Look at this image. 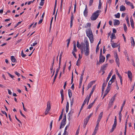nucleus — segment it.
I'll return each mask as SVG.
<instances>
[{"label": "nucleus", "instance_id": "22", "mask_svg": "<svg viewBox=\"0 0 135 135\" xmlns=\"http://www.w3.org/2000/svg\"><path fill=\"white\" fill-rule=\"evenodd\" d=\"M57 0H55V6H54V7L53 12V15H54V14H55V13L56 8V5H57Z\"/></svg>", "mask_w": 135, "mask_h": 135}, {"label": "nucleus", "instance_id": "18", "mask_svg": "<svg viewBox=\"0 0 135 135\" xmlns=\"http://www.w3.org/2000/svg\"><path fill=\"white\" fill-rule=\"evenodd\" d=\"M126 7L123 5H122L120 6V11H123L126 10Z\"/></svg>", "mask_w": 135, "mask_h": 135}, {"label": "nucleus", "instance_id": "37", "mask_svg": "<svg viewBox=\"0 0 135 135\" xmlns=\"http://www.w3.org/2000/svg\"><path fill=\"white\" fill-rule=\"evenodd\" d=\"M102 3L101 2V0H99V3L98 6V9H100L101 8Z\"/></svg>", "mask_w": 135, "mask_h": 135}, {"label": "nucleus", "instance_id": "17", "mask_svg": "<svg viewBox=\"0 0 135 135\" xmlns=\"http://www.w3.org/2000/svg\"><path fill=\"white\" fill-rule=\"evenodd\" d=\"M130 21L131 22V26L132 27V28L133 29L134 28L133 21L132 18H130Z\"/></svg>", "mask_w": 135, "mask_h": 135}, {"label": "nucleus", "instance_id": "15", "mask_svg": "<svg viewBox=\"0 0 135 135\" xmlns=\"http://www.w3.org/2000/svg\"><path fill=\"white\" fill-rule=\"evenodd\" d=\"M87 7L86 5L85 6V8L84 12V15L86 16L87 15V13H88V12L87 11Z\"/></svg>", "mask_w": 135, "mask_h": 135}, {"label": "nucleus", "instance_id": "27", "mask_svg": "<svg viewBox=\"0 0 135 135\" xmlns=\"http://www.w3.org/2000/svg\"><path fill=\"white\" fill-rule=\"evenodd\" d=\"M111 45L113 48L116 47L118 46V45H117V44L115 43H112Z\"/></svg>", "mask_w": 135, "mask_h": 135}, {"label": "nucleus", "instance_id": "32", "mask_svg": "<svg viewBox=\"0 0 135 135\" xmlns=\"http://www.w3.org/2000/svg\"><path fill=\"white\" fill-rule=\"evenodd\" d=\"M61 61H59V67L56 69V70H57L58 71H59V70H60V66H61Z\"/></svg>", "mask_w": 135, "mask_h": 135}, {"label": "nucleus", "instance_id": "30", "mask_svg": "<svg viewBox=\"0 0 135 135\" xmlns=\"http://www.w3.org/2000/svg\"><path fill=\"white\" fill-rule=\"evenodd\" d=\"M74 113V110L73 109H71L70 111L69 112V113H68L69 115V117L70 116H71V114Z\"/></svg>", "mask_w": 135, "mask_h": 135}, {"label": "nucleus", "instance_id": "26", "mask_svg": "<svg viewBox=\"0 0 135 135\" xmlns=\"http://www.w3.org/2000/svg\"><path fill=\"white\" fill-rule=\"evenodd\" d=\"M69 108V103L68 102H67L66 103V112L67 113L68 112Z\"/></svg>", "mask_w": 135, "mask_h": 135}, {"label": "nucleus", "instance_id": "20", "mask_svg": "<svg viewBox=\"0 0 135 135\" xmlns=\"http://www.w3.org/2000/svg\"><path fill=\"white\" fill-rule=\"evenodd\" d=\"M112 84H111L110 82H109L108 83V86L107 87V90H108L109 91L110 89V87L111 86V85Z\"/></svg>", "mask_w": 135, "mask_h": 135}, {"label": "nucleus", "instance_id": "44", "mask_svg": "<svg viewBox=\"0 0 135 135\" xmlns=\"http://www.w3.org/2000/svg\"><path fill=\"white\" fill-rule=\"evenodd\" d=\"M63 52H61L59 57V61H61L62 56L63 54Z\"/></svg>", "mask_w": 135, "mask_h": 135}, {"label": "nucleus", "instance_id": "34", "mask_svg": "<svg viewBox=\"0 0 135 135\" xmlns=\"http://www.w3.org/2000/svg\"><path fill=\"white\" fill-rule=\"evenodd\" d=\"M70 38H69L67 40V48H68V47L69 46V43H70Z\"/></svg>", "mask_w": 135, "mask_h": 135}, {"label": "nucleus", "instance_id": "13", "mask_svg": "<svg viewBox=\"0 0 135 135\" xmlns=\"http://www.w3.org/2000/svg\"><path fill=\"white\" fill-rule=\"evenodd\" d=\"M51 109V106L49 101H48L47 103V107L46 109L47 111H49Z\"/></svg>", "mask_w": 135, "mask_h": 135}, {"label": "nucleus", "instance_id": "2", "mask_svg": "<svg viewBox=\"0 0 135 135\" xmlns=\"http://www.w3.org/2000/svg\"><path fill=\"white\" fill-rule=\"evenodd\" d=\"M87 36L89 37L91 43H93L94 40L93 35L92 33L91 28H89L86 31Z\"/></svg>", "mask_w": 135, "mask_h": 135}, {"label": "nucleus", "instance_id": "52", "mask_svg": "<svg viewBox=\"0 0 135 135\" xmlns=\"http://www.w3.org/2000/svg\"><path fill=\"white\" fill-rule=\"evenodd\" d=\"M20 114H21V115L23 117L25 118H26V116L22 114V111H21V110H20Z\"/></svg>", "mask_w": 135, "mask_h": 135}, {"label": "nucleus", "instance_id": "1", "mask_svg": "<svg viewBox=\"0 0 135 135\" xmlns=\"http://www.w3.org/2000/svg\"><path fill=\"white\" fill-rule=\"evenodd\" d=\"M76 46L80 50L82 54L84 53L85 55L86 56L89 55V45L88 41L87 38H85L84 40V43L81 42L79 44L78 41L76 43Z\"/></svg>", "mask_w": 135, "mask_h": 135}, {"label": "nucleus", "instance_id": "14", "mask_svg": "<svg viewBox=\"0 0 135 135\" xmlns=\"http://www.w3.org/2000/svg\"><path fill=\"white\" fill-rule=\"evenodd\" d=\"M96 87V85H94L93 86L92 89L91 90V91L89 94V97H91V95L93 93V92H94V90H95V88Z\"/></svg>", "mask_w": 135, "mask_h": 135}, {"label": "nucleus", "instance_id": "29", "mask_svg": "<svg viewBox=\"0 0 135 135\" xmlns=\"http://www.w3.org/2000/svg\"><path fill=\"white\" fill-rule=\"evenodd\" d=\"M110 38L112 39H115L116 38V37L114 33H112L111 36H110Z\"/></svg>", "mask_w": 135, "mask_h": 135}, {"label": "nucleus", "instance_id": "49", "mask_svg": "<svg viewBox=\"0 0 135 135\" xmlns=\"http://www.w3.org/2000/svg\"><path fill=\"white\" fill-rule=\"evenodd\" d=\"M94 0H90L89 2V6H91L92 5L93 2Z\"/></svg>", "mask_w": 135, "mask_h": 135}, {"label": "nucleus", "instance_id": "33", "mask_svg": "<svg viewBox=\"0 0 135 135\" xmlns=\"http://www.w3.org/2000/svg\"><path fill=\"white\" fill-rule=\"evenodd\" d=\"M109 91L108 90H105L104 94V96L103 98V99L107 95Z\"/></svg>", "mask_w": 135, "mask_h": 135}, {"label": "nucleus", "instance_id": "57", "mask_svg": "<svg viewBox=\"0 0 135 135\" xmlns=\"http://www.w3.org/2000/svg\"><path fill=\"white\" fill-rule=\"evenodd\" d=\"M117 75H118V76L119 78V79H121V78H122L121 76L119 74V73L118 72H117Z\"/></svg>", "mask_w": 135, "mask_h": 135}, {"label": "nucleus", "instance_id": "31", "mask_svg": "<svg viewBox=\"0 0 135 135\" xmlns=\"http://www.w3.org/2000/svg\"><path fill=\"white\" fill-rule=\"evenodd\" d=\"M126 103V100H124L123 103L122 104V107L121 108L120 110L121 111H122V110H123V108L124 107Z\"/></svg>", "mask_w": 135, "mask_h": 135}, {"label": "nucleus", "instance_id": "23", "mask_svg": "<svg viewBox=\"0 0 135 135\" xmlns=\"http://www.w3.org/2000/svg\"><path fill=\"white\" fill-rule=\"evenodd\" d=\"M131 38L132 39L131 40V43L132 46L133 45V46L134 47L135 45V42L134 40L133 37H131Z\"/></svg>", "mask_w": 135, "mask_h": 135}, {"label": "nucleus", "instance_id": "24", "mask_svg": "<svg viewBox=\"0 0 135 135\" xmlns=\"http://www.w3.org/2000/svg\"><path fill=\"white\" fill-rule=\"evenodd\" d=\"M116 125L113 124L112 128L110 131V132L112 133L113 132L114 129L115 128Z\"/></svg>", "mask_w": 135, "mask_h": 135}, {"label": "nucleus", "instance_id": "12", "mask_svg": "<svg viewBox=\"0 0 135 135\" xmlns=\"http://www.w3.org/2000/svg\"><path fill=\"white\" fill-rule=\"evenodd\" d=\"M95 81H91L89 84H88L87 88V90L89 88L91 87V86L93 85V84L94 83Z\"/></svg>", "mask_w": 135, "mask_h": 135}, {"label": "nucleus", "instance_id": "41", "mask_svg": "<svg viewBox=\"0 0 135 135\" xmlns=\"http://www.w3.org/2000/svg\"><path fill=\"white\" fill-rule=\"evenodd\" d=\"M45 1V0H41V2L40 3V5L41 6H43L44 4Z\"/></svg>", "mask_w": 135, "mask_h": 135}, {"label": "nucleus", "instance_id": "19", "mask_svg": "<svg viewBox=\"0 0 135 135\" xmlns=\"http://www.w3.org/2000/svg\"><path fill=\"white\" fill-rule=\"evenodd\" d=\"M112 72V71H111V72H110L109 74V75L108 76V77L107 78V79L106 80V81L107 83L108 82V81L109 79V78H110L111 76L112 75V73H111V72Z\"/></svg>", "mask_w": 135, "mask_h": 135}, {"label": "nucleus", "instance_id": "45", "mask_svg": "<svg viewBox=\"0 0 135 135\" xmlns=\"http://www.w3.org/2000/svg\"><path fill=\"white\" fill-rule=\"evenodd\" d=\"M86 98H87V100L86 102H87V105H88V103L89 102L90 99L91 97H88V96H87V97H86Z\"/></svg>", "mask_w": 135, "mask_h": 135}, {"label": "nucleus", "instance_id": "10", "mask_svg": "<svg viewBox=\"0 0 135 135\" xmlns=\"http://www.w3.org/2000/svg\"><path fill=\"white\" fill-rule=\"evenodd\" d=\"M79 59L77 60V61H76V65L79 66L80 63H81V61L80 60V59H81V58L82 57V56H81L80 54H79Z\"/></svg>", "mask_w": 135, "mask_h": 135}, {"label": "nucleus", "instance_id": "50", "mask_svg": "<svg viewBox=\"0 0 135 135\" xmlns=\"http://www.w3.org/2000/svg\"><path fill=\"white\" fill-rule=\"evenodd\" d=\"M53 122V120H52L51 121L50 123V130H51L52 128Z\"/></svg>", "mask_w": 135, "mask_h": 135}, {"label": "nucleus", "instance_id": "5", "mask_svg": "<svg viewBox=\"0 0 135 135\" xmlns=\"http://www.w3.org/2000/svg\"><path fill=\"white\" fill-rule=\"evenodd\" d=\"M73 43L74 44V48L73 50L72 51V53L74 57L76 58V55L75 52H76V45L75 41H73Z\"/></svg>", "mask_w": 135, "mask_h": 135}, {"label": "nucleus", "instance_id": "39", "mask_svg": "<svg viewBox=\"0 0 135 135\" xmlns=\"http://www.w3.org/2000/svg\"><path fill=\"white\" fill-rule=\"evenodd\" d=\"M116 97V94H115L111 98L110 101H113V102L114 101L115 99V97Z\"/></svg>", "mask_w": 135, "mask_h": 135}, {"label": "nucleus", "instance_id": "28", "mask_svg": "<svg viewBox=\"0 0 135 135\" xmlns=\"http://www.w3.org/2000/svg\"><path fill=\"white\" fill-rule=\"evenodd\" d=\"M11 61L13 62H16V60L14 56H11Z\"/></svg>", "mask_w": 135, "mask_h": 135}, {"label": "nucleus", "instance_id": "38", "mask_svg": "<svg viewBox=\"0 0 135 135\" xmlns=\"http://www.w3.org/2000/svg\"><path fill=\"white\" fill-rule=\"evenodd\" d=\"M21 55L23 57H25L26 56V55L24 54L23 50L21 51Z\"/></svg>", "mask_w": 135, "mask_h": 135}, {"label": "nucleus", "instance_id": "46", "mask_svg": "<svg viewBox=\"0 0 135 135\" xmlns=\"http://www.w3.org/2000/svg\"><path fill=\"white\" fill-rule=\"evenodd\" d=\"M76 11V0H75V3L74 4V13L75 14Z\"/></svg>", "mask_w": 135, "mask_h": 135}, {"label": "nucleus", "instance_id": "42", "mask_svg": "<svg viewBox=\"0 0 135 135\" xmlns=\"http://www.w3.org/2000/svg\"><path fill=\"white\" fill-rule=\"evenodd\" d=\"M60 94H61V97H64L63 90L62 89L60 91Z\"/></svg>", "mask_w": 135, "mask_h": 135}, {"label": "nucleus", "instance_id": "62", "mask_svg": "<svg viewBox=\"0 0 135 135\" xmlns=\"http://www.w3.org/2000/svg\"><path fill=\"white\" fill-rule=\"evenodd\" d=\"M36 41H35V42L33 43L32 45L31 44V46H35L37 44V42H36Z\"/></svg>", "mask_w": 135, "mask_h": 135}, {"label": "nucleus", "instance_id": "60", "mask_svg": "<svg viewBox=\"0 0 135 135\" xmlns=\"http://www.w3.org/2000/svg\"><path fill=\"white\" fill-rule=\"evenodd\" d=\"M99 46L97 45V46L96 48V52H98V51H99Z\"/></svg>", "mask_w": 135, "mask_h": 135}, {"label": "nucleus", "instance_id": "64", "mask_svg": "<svg viewBox=\"0 0 135 135\" xmlns=\"http://www.w3.org/2000/svg\"><path fill=\"white\" fill-rule=\"evenodd\" d=\"M115 79V75H113L110 80H114Z\"/></svg>", "mask_w": 135, "mask_h": 135}, {"label": "nucleus", "instance_id": "51", "mask_svg": "<svg viewBox=\"0 0 135 135\" xmlns=\"http://www.w3.org/2000/svg\"><path fill=\"white\" fill-rule=\"evenodd\" d=\"M7 73L9 75V76L10 77H11L13 79L14 78L15 76H14L11 75L9 73Z\"/></svg>", "mask_w": 135, "mask_h": 135}, {"label": "nucleus", "instance_id": "7", "mask_svg": "<svg viewBox=\"0 0 135 135\" xmlns=\"http://www.w3.org/2000/svg\"><path fill=\"white\" fill-rule=\"evenodd\" d=\"M126 3L128 6H129L131 7L132 9H133L134 7L133 6V4L129 1H127L126 0L125 1Z\"/></svg>", "mask_w": 135, "mask_h": 135}, {"label": "nucleus", "instance_id": "55", "mask_svg": "<svg viewBox=\"0 0 135 135\" xmlns=\"http://www.w3.org/2000/svg\"><path fill=\"white\" fill-rule=\"evenodd\" d=\"M53 19V17H52L51 19V22H50V28H51V25L52 22V21Z\"/></svg>", "mask_w": 135, "mask_h": 135}, {"label": "nucleus", "instance_id": "21", "mask_svg": "<svg viewBox=\"0 0 135 135\" xmlns=\"http://www.w3.org/2000/svg\"><path fill=\"white\" fill-rule=\"evenodd\" d=\"M68 95L70 98H71L72 96V94L71 90L70 89H69L68 90Z\"/></svg>", "mask_w": 135, "mask_h": 135}, {"label": "nucleus", "instance_id": "61", "mask_svg": "<svg viewBox=\"0 0 135 135\" xmlns=\"http://www.w3.org/2000/svg\"><path fill=\"white\" fill-rule=\"evenodd\" d=\"M64 121L66 120V115L65 114H64V115L63 118V119Z\"/></svg>", "mask_w": 135, "mask_h": 135}, {"label": "nucleus", "instance_id": "59", "mask_svg": "<svg viewBox=\"0 0 135 135\" xmlns=\"http://www.w3.org/2000/svg\"><path fill=\"white\" fill-rule=\"evenodd\" d=\"M15 73L16 75H17L18 77L20 76V74L16 71H15Z\"/></svg>", "mask_w": 135, "mask_h": 135}, {"label": "nucleus", "instance_id": "40", "mask_svg": "<svg viewBox=\"0 0 135 135\" xmlns=\"http://www.w3.org/2000/svg\"><path fill=\"white\" fill-rule=\"evenodd\" d=\"M114 16L116 18H119L120 17V14L119 13H118L117 14L115 15Z\"/></svg>", "mask_w": 135, "mask_h": 135}, {"label": "nucleus", "instance_id": "11", "mask_svg": "<svg viewBox=\"0 0 135 135\" xmlns=\"http://www.w3.org/2000/svg\"><path fill=\"white\" fill-rule=\"evenodd\" d=\"M128 76L130 80L131 81L132 80V74L131 72L130 71H128Z\"/></svg>", "mask_w": 135, "mask_h": 135}, {"label": "nucleus", "instance_id": "53", "mask_svg": "<svg viewBox=\"0 0 135 135\" xmlns=\"http://www.w3.org/2000/svg\"><path fill=\"white\" fill-rule=\"evenodd\" d=\"M87 100V98H86L84 100V102L83 104L85 105V104H86V101Z\"/></svg>", "mask_w": 135, "mask_h": 135}, {"label": "nucleus", "instance_id": "35", "mask_svg": "<svg viewBox=\"0 0 135 135\" xmlns=\"http://www.w3.org/2000/svg\"><path fill=\"white\" fill-rule=\"evenodd\" d=\"M84 71L83 70V73H82L80 77V81H82L83 79V75H84Z\"/></svg>", "mask_w": 135, "mask_h": 135}, {"label": "nucleus", "instance_id": "48", "mask_svg": "<svg viewBox=\"0 0 135 135\" xmlns=\"http://www.w3.org/2000/svg\"><path fill=\"white\" fill-rule=\"evenodd\" d=\"M74 101V98H72L71 100V106L72 107Z\"/></svg>", "mask_w": 135, "mask_h": 135}, {"label": "nucleus", "instance_id": "36", "mask_svg": "<svg viewBox=\"0 0 135 135\" xmlns=\"http://www.w3.org/2000/svg\"><path fill=\"white\" fill-rule=\"evenodd\" d=\"M123 27L124 31L126 32L127 31V28L125 24L124 23L123 24Z\"/></svg>", "mask_w": 135, "mask_h": 135}, {"label": "nucleus", "instance_id": "47", "mask_svg": "<svg viewBox=\"0 0 135 135\" xmlns=\"http://www.w3.org/2000/svg\"><path fill=\"white\" fill-rule=\"evenodd\" d=\"M126 20V21L127 22V23L128 26L129 27L130 26V23H129V18H128V17Z\"/></svg>", "mask_w": 135, "mask_h": 135}, {"label": "nucleus", "instance_id": "8", "mask_svg": "<svg viewBox=\"0 0 135 135\" xmlns=\"http://www.w3.org/2000/svg\"><path fill=\"white\" fill-rule=\"evenodd\" d=\"M66 120H64V121L62 119V121L61 123L60 126V129H61L62 128H63L64 127L66 123Z\"/></svg>", "mask_w": 135, "mask_h": 135}, {"label": "nucleus", "instance_id": "56", "mask_svg": "<svg viewBox=\"0 0 135 135\" xmlns=\"http://www.w3.org/2000/svg\"><path fill=\"white\" fill-rule=\"evenodd\" d=\"M69 125H67L66 127H65V130H64V132H68L67 131H66V130L67 129V128L69 127Z\"/></svg>", "mask_w": 135, "mask_h": 135}, {"label": "nucleus", "instance_id": "25", "mask_svg": "<svg viewBox=\"0 0 135 135\" xmlns=\"http://www.w3.org/2000/svg\"><path fill=\"white\" fill-rule=\"evenodd\" d=\"M118 66L119 67V60L118 57V58H115V60Z\"/></svg>", "mask_w": 135, "mask_h": 135}, {"label": "nucleus", "instance_id": "3", "mask_svg": "<svg viewBox=\"0 0 135 135\" xmlns=\"http://www.w3.org/2000/svg\"><path fill=\"white\" fill-rule=\"evenodd\" d=\"M105 57L103 56L102 54V49H101L100 50L99 60V62L97 61V65H99L101 63H103L105 61Z\"/></svg>", "mask_w": 135, "mask_h": 135}, {"label": "nucleus", "instance_id": "63", "mask_svg": "<svg viewBox=\"0 0 135 135\" xmlns=\"http://www.w3.org/2000/svg\"><path fill=\"white\" fill-rule=\"evenodd\" d=\"M107 84V82L106 83H105V82L103 84L102 87L105 88V87L106 86V85Z\"/></svg>", "mask_w": 135, "mask_h": 135}, {"label": "nucleus", "instance_id": "43", "mask_svg": "<svg viewBox=\"0 0 135 135\" xmlns=\"http://www.w3.org/2000/svg\"><path fill=\"white\" fill-rule=\"evenodd\" d=\"M103 114V112H102L100 113L99 114V115L98 118L99 119H101L102 117Z\"/></svg>", "mask_w": 135, "mask_h": 135}, {"label": "nucleus", "instance_id": "58", "mask_svg": "<svg viewBox=\"0 0 135 135\" xmlns=\"http://www.w3.org/2000/svg\"><path fill=\"white\" fill-rule=\"evenodd\" d=\"M107 2V4L108 3L109 4V5H110V4L111 3L112 0H108Z\"/></svg>", "mask_w": 135, "mask_h": 135}, {"label": "nucleus", "instance_id": "9", "mask_svg": "<svg viewBox=\"0 0 135 135\" xmlns=\"http://www.w3.org/2000/svg\"><path fill=\"white\" fill-rule=\"evenodd\" d=\"M108 66V64H106L103 65L100 68V70H105Z\"/></svg>", "mask_w": 135, "mask_h": 135}, {"label": "nucleus", "instance_id": "54", "mask_svg": "<svg viewBox=\"0 0 135 135\" xmlns=\"http://www.w3.org/2000/svg\"><path fill=\"white\" fill-rule=\"evenodd\" d=\"M93 105L92 104L90 103L88 106L87 108L89 109H90L92 107Z\"/></svg>", "mask_w": 135, "mask_h": 135}, {"label": "nucleus", "instance_id": "16", "mask_svg": "<svg viewBox=\"0 0 135 135\" xmlns=\"http://www.w3.org/2000/svg\"><path fill=\"white\" fill-rule=\"evenodd\" d=\"M120 22L119 20H115L114 21V25L115 26L119 25L120 24Z\"/></svg>", "mask_w": 135, "mask_h": 135}, {"label": "nucleus", "instance_id": "4", "mask_svg": "<svg viewBox=\"0 0 135 135\" xmlns=\"http://www.w3.org/2000/svg\"><path fill=\"white\" fill-rule=\"evenodd\" d=\"M100 12V10H98L93 13L91 17V20L93 21H94L96 20L99 15V13Z\"/></svg>", "mask_w": 135, "mask_h": 135}, {"label": "nucleus", "instance_id": "6", "mask_svg": "<svg viewBox=\"0 0 135 135\" xmlns=\"http://www.w3.org/2000/svg\"><path fill=\"white\" fill-rule=\"evenodd\" d=\"M71 21L70 22V27H71L73 25V21L74 18V16L73 15L74 13H71Z\"/></svg>", "mask_w": 135, "mask_h": 135}]
</instances>
